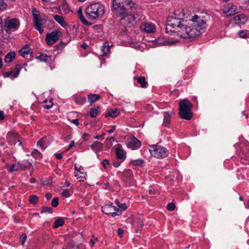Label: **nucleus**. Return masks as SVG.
Returning a JSON list of instances; mask_svg holds the SVG:
<instances>
[{"label":"nucleus","mask_w":249,"mask_h":249,"mask_svg":"<svg viewBox=\"0 0 249 249\" xmlns=\"http://www.w3.org/2000/svg\"><path fill=\"white\" fill-rule=\"evenodd\" d=\"M206 22L197 15L185 17L182 10H178L168 18L165 32L185 39H193L199 36L206 28Z\"/></svg>","instance_id":"1"},{"label":"nucleus","mask_w":249,"mask_h":249,"mask_svg":"<svg viewBox=\"0 0 249 249\" xmlns=\"http://www.w3.org/2000/svg\"><path fill=\"white\" fill-rule=\"evenodd\" d=\"M179 115L180 118L190 120L193 117L191 109L193 107L192 103L188 99H184L179 102Z\"/></svg>","instance_id":"2"},{"label":"nucleus","mask_w":249,"mask_h":249,"mask_svg":"<svg viewBox=\"0 0 249 249\" xmlns=\"http://www.w3.org/2000/svg\"><path fill=\"white\" fill-rule=\"evenodd\" d=\"M104 12V6L99 3L92 4L86 9V16L90 19H94L102 16Z\"/></svg>","instance_id":"3"},{"label":"nucleus","mask_w":249,"mask_h":249,"mask_svg":"<svg viewBox=\"0 0 249 249\" xmlns=\"http://www.w3.org/2000/svg\"><path fill=\"white\" fill-rule=\"evenodd\" d=\"M32 13L33 16L34 27L40 34H42L43 29L42 25L45 22V19L40 16L39 12L36 8H33Z\"/></svg>","instance_id":"4"},{"label":"nucleus","mask_w":249,"mask_h":249,"mask_svg":"<svg viewBox=\"0 0 249 249\" xmlns=\"http://www.w3.org/2000/svg\"><path fill=\"white\" fill-rule=\"evenodd\" d=\"M149 150L151 156L159 159L166 157L169 154L166 148L157 145L151 146Z\"/></svg>","instance_id":"5"},{"label":"nucleus","mask_w":249,"mask_h":249,"mask_svg":"<svg viewBox=\"0 0 249 249\" xmlns=\"http://www.w3.org/2000/svg\"><path fill=\"white\" fill-rule=\"evenodd\" d=\"M0 28L7 34L11 35L16 29V18H10L7 17L3 21L2 19V26H0Z\"/></svg>","instance_id":"6"},{"label":"nucleus","mask_w":249,"mask_h":249,"mask_svg":"<svg viewBox=\"0 0 249 249\" xmlns=\"http://www.w3.org/2000/svg\"><path fill=\"white\" fill-rule=\"evenodd\" d=\"M131 0H114L113 7L116 12L121 16L126 15V9L124 3L127 5H130Z\"/></svg>","instance_id":"7"},{"label":"nucleus","mask_w":249,"mask_h":249,"mask_svg":"<svg viewBox=\"0 0 249 249\" xmlns=\"http://www.w3.org/2000/svg\"><path fill=\"white\" fill-rule=\"evenodd\" d=\"M140 20L141 18L138 14L129 15L126 14L121 18L120 22L124 27H129L133 25V22H138Z\"/></svg>","instance_id":"8"},{"label":"nucleus","mask_w":249,"mask_h":249,"mask_svg":"<svg viewBox=\"0 0 249 249\" xmlns=\"http://www.w3.org/2000/svg\"><path fill=\"white\" fill-rule=\"evenodd\" d=\"M102 211L105 214L112 217H115L121 213L119 209L113 206L112 203L102 206Z\"/></svg>","instance_id":"9"},{"label":"nucleus","mask_w":249,"mask_h":249,"mask_svg":"<svg viewBox=\"0 0 249 249\" xmlns=\"http://www.w3.org/2000/svg\"><path fill=\"white\" fill-rule=\"evenodd\" d=\"M61 33L57 30H54L51 33H48L46 35L45 41L48 45H52L56 42L60 36Z\"/></svg>","instance_id":"10"},{"label":"nucleus","mask_w":249,"mask_h":249,"mask_svg":"<svg viewBox=\"0 0 249 249\" xmlns=\"http://www.w3.org/2000/svg\"><path fill=\"white\" fill-rule=\"evenodd\" d=\"M241 9L240 7L229 3L223 7L222 11L227 17H230L239 13Z\"/></svg>","instance_id":"11"},{"label":"nucleus","mask_w":249,"mask_h":249,"mask_svg":"<svg viewBox=\"0 0 249 249\" xmlns=\"http://www.w3.org/2000/svg\"><path fill=\"white\" fill-rule=\"evenodd\" d=\"M126 146L131 150H136L140 147L141 142L135 137H133L128 141Z\"/></svg>","instance_id":"12"},{"label":"nucleus","mask_w":249,"mask_h":249,"mask_svg":"<svg viewBox=\"0 0 249 249\" xmlns=\"http://www.w3.org/2000/svg\"><path fill=\"white\" fill-rule=\"evenodd\" d=\"M20 55L26 59H30L32 55V52L30 49V46L28 44L25 45L18 51Z\"/></svg>","instance_id":"13"},{"label":"nucleus","mask_w":249,"mask_h":249,"mask_svg":"<svg viewBox=\"0 0 249 249\" xmlns=\"http://www.w3.org/2000/svg\"><path fill=\"white\" fill-rule=\"evenodd\" d=\"M233 20L237 25H243L247 22V18L243 14H240L235 16L233 18Z\"/></svg>","instance_id":"14"},{"label":"nucleus","mask_w":249,"mask_h":249,"mask_svg":"<svg viewBox=\"0 0 249 249\" xmlns=\"http://www.w3.org/2000/svg\"><path fill=\"white\" fill-rule=\"evenodd\" d=\"M141 29L146 33H153L155 30V26L151 23H144L140 26Z\"/></svg>","instance_id":"15"},{"label":"nucleus","mask_w":249,"mask_h":249,"mask_svg":"<svg viewBox=\"0 0 249 249\" xmlns=\"http://www.w3.org/2000/svg\"><path fill=\"white\" fill-rule=\"evenodd\" d=\"M29 167H33L32 163L28 161H26L23 163L18 162L17 164V170H25L27 169Z\"/></svg>","instance_id":"16"},{"label":"nucleus","mask_w":249,"mask_h":249,"mask_svg":"<svg viewBox=\"0 0 249 249\" xmlns=\"http://www.w3.org/2000/svg\"><path fill=\"white\" fill-rule=\"evenodd\" d=\"M37 58L40 60L41 61H43L47 63H50L53 60L51 56L48 55L43 53L41 54L40 55L38 56Z\"/></svg>","instance_id":"17"},{"label":"nucleus","mask_w":249,"mask_h":249,"mask_svg":"<svg viewBox=\"0 0 249 249\" xmlns=\"http://www.w3.org/2000/svg\"><path fill=\"white\" fill-rule=\"evenodd\" d=\"M101 54L103 56L107 55L110 52V46L107 42H105L101 47Z\"/></svg>","instance_id":"18"},{"label":"nucleus","mask_w":249,"mask_h":249,"mask_svg":"<svg viewBox=\"0 0 249 249\" xmlns=\"http://www.w3.org/2000/svg\"><path fill=\"white\" fill-rule=\"evenodd\" d=\"M16 58V53L15 52H10L8 53L5 56L4 62L6 63L11 62Z\"/></svg>","instance_id":"19"},{"label":"nucleus","mask_w":249,"mask_h":249,"mask_svg":"<svg viewBox=\"0 0 249 249\" xmlns=\"http://www.w3.org/2000/svg\"><path fill=\"white\" fill-rule=\"evenodd\" d=\"M101 98V96L99 94H89L88 96V99L89 102L90 104H92L98 101Z\"/></svg>","instance_id":"20"},{"label":"nucleus","mask_w":249,"mask_h":249,"mask_svg":"<svg viewBox=\"0 0 249 249\" xmlns=\"http://www.w3.org/2000/svg\"><path fill=\"white\" fill-rule=\"evenodd\" d=\"M91 149L94 151H101L103 149V144L98 142L96 141L93 144L89 145Z\"/></svg>","instance_id":"21"},{"label":"nucleus","mask_w":249,"mask_h":249,"mask_svg":"<svg viewBox=\"0 0 249 249\" xmlns=\"http://www.w3.org/2000/svg\"><path fill=\"white\" fill-rule=\"evenodd\" d=\"M134 79H136L137 82L141 85V87L142 88H146L147 87L148 83L146 81L145 78L143 76L140 77H135Z\"/></svg>","instance_id":"22"},{"label":"nucleus","mask_w":249,"mask_h":249,"mask_svg":"<svg viewBox=\"0 0 249 249\" xmlns=\"http://www.w3.org/2000/svg\"><path fill=\"white\" fill-rule=\"evenodd\" d=\"M53 18L58 23H59L62 27H65L67 25L64 18L62 16L58 15H55L54 16Z\"/></svg>","instance_id":"23"},{"label":"nucleus","mask_w":249,"mask_h":249,"mask_svg":"<svg viewBox=\"0 0 249 249\" xmlns=\"http://www.w3.org/2000/svg\"><path fill=\"white\" fill-rule=\"evenodd\" d=\"M100 110V107L97 106L96 107L91 108L89 110V114L91 118H95L98 116Z\"/></svg>","instance_id":"24"},{"label":"nucleus","mask_w":249,"mask_h":249,"mask_svg":"<svg viewBox=\"0 0 249 249\" xmlns=\"http://www.w3.org/2000/svg\"><path fill=\"white\" fill-rule=\"evenodd\" d=\"M119 111L116 109L108 110L105 115V117L115 118L119 114Z\"/></svg>","instance_id":"25"},{"label":"nucleus","mask_w":249,"mask_h":249,"mask_svg":"<svg viewBox=\"0 0 249 249\" xmlns=\"http://www.w3.org/2000/svg\"><path fill=\"white\" fill-rule=\"evenodd\" d=\"M65 221L63 218L60 217L57 218L54 222L53 227L54 229L61 227L64 224Z\"/></svg>","instance_id":"26"},{"label":"nucleus","mask_w":249,"mask_h":249,"mask_svg":"<svg viewBox=\"0 0 249 249\" xmlns=\"http://www.w3.org/2000/svg\"><path fill=\"white\" fill-rule=\"evenodd\" d=\"M178 42V41L177 40H172V39L166 40V41H164L163 42H162L160 40V39H158V40H157V42L158 44H163L164 45H172V44H174Z\"/></svg>","instance_id":"27"},{"label":"nucleus","mask_w":249,"mask_h":249,"mask_svg":"<svg viewBox=\"0 0 249 249\" xmlns=\"http://www.w3.org/2000/svg\"><path fill=\"white\" fill-rule=\"evenodd\" d=\"M77 14L79 16V18L82 23H83L85 25H89V23L85 18L84 16L83 15L82 10L81 8H80L77 11Z\"/></svg>","instance_id":"28"},{"label":"nucleus","mask_w":249,"mask_h":249,"mask_svg":"<svg viewBox=\"0 0 249 249\" xmlns=\"http://www.w3.org/2000/svg\"><path fill=\"white\" fill-rule=\"evenodd\" d=\"M116 157L120 160H124L126 157L125 153L121 149H117L116 150Z\"/></svg>","instance_id":"29"},{"label":"nucleus","mask_w":249,"mask_h":249,"mask_svg":"<svg viewBox=\"0 0 249 249\" xmlns=\"http://www.w3.org/2000/svg\"><path fill=\"white\" fill-rule=\"evenodd\" d=\"M75 102L77 104L82 105L86 102V98L84 96H78L75 97Z\"/></svg>","instance_id":"30"},{"label":"nucleus","mask_w":249,"mask_h":249,"mask_svg":"<svg viewBox=\"0 0 249 249\" xmlns=\"http://www.w3.org/2000/svg\"><path fill=\"white\" fill-rule=\"evenodd\" d=\"M116 142L114 137L112 136L109 138H107L106 139V144L108 148H110L112 146L113 142Z\"/></svg>","instance_id":"31"},{"label":"nucleus","mask_w":249,"mask_h":249,"mask_svg":"<svg viewBox=\"0 0 249 249\" xmlns=\"http://www.w3.org/2000/svg\"><path fill=\"white\" fill-rule=\"evenodd\" d=\"M170 123V115L169 113L164 112L163 124L165 126H167Z\"/></svg>","instance_id":"32"},{"label":"nucleus","mask_w":249,"mask_h":249,"mask_svg":"<svg viewBox=\"0 0 249 249\" xmlns=\"http://www.w3.org/2000/svg\"><path fill=\"white\" fill-rule=\"evenodd\" d=\"M31 155L36 159H41L42 158V154L36 149H33Z\"/></svg>","instance_id":"33"},{"label":"nucleus","mask_w":249,"mask_h":249,"mask_svg":"<svg viewBox=\"0 0 249 249\" xmlns=\"http://www.w3.org/2000/svg\"><path fill=\"white\" fill-rule=\"evenodd\" d=\"M144 163V161L142 159H137L132 160L130 161V164L133 166H141Z\"/></svg>","instance_id":"34"},{"label":"nucleus","mask_w":249,"mask_h":249,"mask_svg":"<svg viewBox=\"0 0 249 249\" xmlns=\"http://www.w3.org/2000/svg\"><path fill=\"white\" fill-rule=\"evenodd\" d=\"M38 198L36 195H31L29 197V202L31 204L36 205L37 203Z\"/></svg>","instance_id":"35"},{"label":"nucleus","mask_w":249,"mask_h":249,"mask_svg":"<svg viewBox=\"0 0 249 249\" xmlns=\"http://www.w3.org/2000/svg\"><path fill=\"white\" fill-rule=\"evenodd\" d=\"M75 176L77 177V178L80 179V181H83L86 179L84 172L80 170L77 171Z\"/></svg>","instance_id":"36"},{"label":"nucleus","mask_w":249,"mask_h":249,"mask_svg":"<svg viewBox=\"0 0 249 249\" xmlns=\"http://www.w3.org/2000/svg\"><path fill=\"white\" fill-rule=\"evenodd\" d=\"M3 75L5 77H8L10 76L13 77V79H14L16 77V71H12L3 72Z\"/></svg>","instance_id":"37"},{"label":"nucleus","mask_w":249,"mask_h":249,"mask_svg":"<svg viewBox=\"0 0 249 249\" xmlns=\"http://www.w3.org/2000/svg\"><path fill=\"white\" fill-rule=\"evenodd\" d=\"M41 213H53V210L51 207L43 206L42 208V209L40 211Z\"/></svg>","instance_id":"38"},{"label":"nucleus","mask_w":249,"mask_h":249,"mask_svg":"<svg viewBox=\"0 0 249 249\" xmlns=\"http://www.w3.org/2000/svg\"><path fill=\"white\" fill-rule=\"evenodd\" d=\"M115 204L121 209L125 210L127 209V206L125 203H121L118 199L115 200Z\"/></svg>","instance_id":"39"},{"label":"nucleus","mask_w":249,"mask_h":249,"mask_svg":"<svg viewBox=\"0 0 249 249\" xmlns=\"http://www.w3.org/2000/svg\"><path fill=\"white\" fill-rule=\"evenodd\" d=\"M72 195V192L69 189H64L62 192V196L65 197H69Z\"/></svg>","instance_id":"40"},{"label":"nucleus","mask_w":249,"mask_h":249,"mask_svg":"<svg viewBox=\"0 0 249 249\" xmlns=\"http://www.w3.org/2000/svg\"><path fill=\"white\" fill-rule=\"evenodd\" d=\"M27 235L25 233H23L20 237V241L22 246H24V243L27 239Z\"/></svg>","instance_id":"41"},{"label":"nucleus","mask_w":249,"mask_h":249,"mask_svg":"<svg viewBox=\"0 0 249 249\" xmlns=\"http://www.w3.org/2000/svg\"><path fill=\"white\" fill-rule=\"evenodd\" d=\"M15 166V163H13L11 165L6 164L5 165L6 169L9 172H13V171H14Z\"/></svg>","instance_id":"42"},{"label":"nucleus","mask_w":249,"mask_h":249,"mask_svg":"<svg viewBox=\"0 0 249 249\" xmlns=\"http://www.w3.org/2000/svg\"><path fill=\"white\" fill-rule=\"evenodd\" d=\"M58 198L57 197H54L51 202V205L53 207H56L58 205Z\"/></svg>","instance_id":"43"},{"label":"nucleus","mask_w":249,"mask_h":249,"mask_svg":"<svg viewBox=\"0 0 249 249\" xmlns=\"http://www.w3.org/2000/svg\"><path fill=\"white\" fill-rule=\"evenodd\" d=\"M175 207H176L175 205L173 202H170L167 205V209L170 211H172L174 210L175 209Z\"/></svg>","instance_id":"44"},{"label":"nucleus","mask_w":249,"mask_h":249,"mask_svg":"<svg viewBox=\"0 0 249 249\" xmlns=\"http://www.w3.org/2000/svg\"><path fill=\"white\" fill-rule=\"evenodd\" d=\"M238 35L242 38H246L248 36L247 31L246 30L240 31Z\"/></svg>","instance_id":"45"},{"label":"nucleus","mask_w":249,"mask_h":249,"mask_svg":"<svg viewBox=\"0 0 249 249\" xmlns=\"http://www.w3.org/2000/svg\"><path fill=\"white\" fill-rule=\"evenodd\" d=\"M124 175L127 177L128 179H130L132 176V172L131 170H127L124 173Z\"/></svg>","instance_id":"46"},{"label":"nucleus","mask_w":249,"mask_h":249,"mask_svg":"<svg viewBox=\"0 0 249 249\" xmlns=\"http://www.w3.org/2000/svg\"><path fill=\"white\" fill-rule=\"evenodd\" d=\"M7 4L4 2L3 0H0V11L4 10L6 8Z\"/></svg>","instance_id":"47"},{"label":"nucleus","mask_w":249,"mask_h":249,"mask_svg":"<svg viewBox=\"0 0 249 249\" xmlns=\"http://www.w3.org/2000/svg\"><path fill=\"white\" fill-rule=\"evenodd\" d=\"M102 164L105 169H107L109 167V161L105 159L102 162Z\"/></svg>","instance_id":"48"},{"label":"nucleus","mask_w":249,"mask_h":249,"mask_svg":"<svg viewBox=\"0 0 249 249\" xmlns=\"http://www.w3.org/2000/svg\"><path fill=\"white\" fill-rule=\"evenodd\" d=\"M37 146L41 147L43 150L45 149L46 147L44 145V143L41 140H39L36 143Z\"/></svg>","instance_id":"49"},{"label":"nucleus","mask_w":249,"mask_h":249,"mask_svg":"<svg viewBox=\"0 0 249 249\" xmlns=\"http://www.w3.org/2000/svg\"><path fill=\"white\" fill-rule=\"evenodd\" d=\"M41 184L42 186L48 185L51 184V181L50 180H42L41 181Z\"/></svg>","instance_id":"50"},{"label":"nucleus","mask_w":249,"mask_h":249,"mask_svg":"<svg viewBox=\"0 0 249 249\" xmlns=\"http://www.w3.org/2000/svg\"><path fill=\"white\" fill-rule=\"evenodd\" d=\"M14 135V133L12 132L8 133L7 135V137L9 139H11L12 140L15 141V137L14 136H13Z\"/></svg>","instance_id":"51"},{"label":"nucleus","mask_w":249,"mask_h":249,"mask_svg":"<svg viewBox=\"0 0 249 249\" xmlns=\"http://www.w3.org/2000/svg\"><path fill=\"white\" fill-rule=\"evenodd\" d=\"M18 138V134L17 133V139ZM17 142H18V145L21 147L22 149H24V146L23 144V142L21 141V140H18L17 139Z\"/></svg>","instance_id":"52"},{"label":"nucleus","mask_w":249,"mask_h":249,"mask_svg":"<svg viewBox=\"0 0 249 249\" xmlns=\"http://www.w3.org/2000/svg\"><path fill=\"white\" fill-rule=\"evenodd\" d=\"M123 233H124V230L122 229L119 228L117 230V233L119 236H120V237L122 236Z\"/></svg>","instance_id":"53"},{"label":"nucleus","mask_w":249,"mask_h":249,"mask_svg":"<svg viewBox=\"0 0 249 249\" xmlns=\"http://www.w3.org/2000/svg\"><path fill=\"white\" fill-rule=\"evenodd\" d=\"M111 129H109V130H108L107 131V132L108 133H109V134H111V133H113V132H114V130H115V129H116V125H112V126H111Z\"/></svg>","instance_id":"54"},{"label":"nucleus","mask_w":249,"mask_h":249,"mask_svg":"<svg viewBox=\"0 0 249 249\" xmlns=\"http://www.w3.org/2000/svg\"><path fill=\"white\" fill-rule=\"evenodd\" d=\"M93 239L90 240V246L91 247H93L95 243V242L97 240L96 238H94V236H92Z\"/></svg>","instance_id":"55"},{"label":"nucleus","mask_w":249,"mask_h":249,"mask_svg":"<svg viewBox=\"0 0 249 249\" xmlns=\"http://www.w3.org/2000/svg\"><path fill=\"white\" fill-rule=\"evenodd\" d=\"M52 106H53V103H52V101H50L49 104L44 105V108L50 109V108H51L52 107Z\"/></svg>","instance_id":"56"},{"label":"nucleus","mask_w":249,"mask_h":249,"mask_svg":"<svg viewBox=\"0 0 249 249\" xmlns=\"http://www.w3.org/2000/svg\"><path fill=\"white\" fill-rule=\"evenodd\" d=\"M54 156L57 160H61L62 158V155L61 153H55Z\"/></svg>","instance_id":"57"},{"label":"nucleus","mask_w":249,"mask_h":249,"mask_svg":"<svg viewBox=\"0 0 249 249\" xmlns=\"http://www.w3.org/2000/svg\"><path fill=\"white\" fill-rule=\"evenodd\" d=\"M52 197V195L50 193H47L45 195L46 198L48 200H50Z\"/></svg>","instance_id":"58"},{"label":"nucleus","mask_w":249,"mask_h":249,"mask_svg":"<svg viewBox=\"0 0 249 249\" xmlns=\"http://www.w3.org/2000/svg\"><path fill=\"white\" fill-rule=\"evenodd\" d=\"M4 117L3 111L0 110V121L3 120Z\"/></svg>","instance_id":"59"},{"label":"nucleus","mask_w":249,"mask_h":249,"mask_svg":"<svg viewBox=\"0 0 249 249\" xmlns=\"http://www.w3.org/2000/svg\"><path fill=\"white\" fill-rule=\"evenodd\" d=\"M74 144H75V142L73 141H72L71 142V143H70V144L69 145L68 150H70V149L72 148L73 147V146L74 145Z\"/></svg>","instance_id":"60"},{"label":"nucleus","mask_w":249,"mask_h":249,"mask_svg":"<svg viewBox=\"0 0 249 249\" xmlns=\"http://www.w3.org/2000/svg\"><path fill=\"white\" fill-rule=\"evenodd\" d=\"M64 45V44L63 42H61V43H60L59 44L55 46V47L57 49H60L61 48L63 47Z\"/></svg>","instance_id":"61"},{"label":"nucleus","mask_w":249,"mask_h":249,"mask_svg":"<svg viewBox=\"0 0 249 249\" xmlns=\"http://www.w3.org/2000/svg\"><path fill=\"white\" fill-rule=\"evenodd\" d=\"M82 138L84 140L87 141L89 139V135L87 133H84L82 136Z\"/></svg>","instance_id":"62"},{"label":"nucleus","mask_w":249,"mask_h":249,"mask_svg":"<svg viewBox=\"0 0 249 249\" xmlns=\"http://www.w3.org/2000/svg\"><path fill=\"white\" fill-rule=\"evenodd\" d=\"M113 164L115 167H118L120 165L121 163L118 161H114L113 162Z\"/></svg>","instance_id":"63"},{"label":"nucleus","mask_w":249,"mask_h":249,"mask_svg":"<svg viewBox=\"0 0 249 249\" xmlns=\"http://www.w3.org/2000/svg\"><path fill=\"white\" fill-rule=\"evenodd\" d=\"M72 123L78 126L79 125L78 120V119H73L72 121Z\"/></svg>","instance_id":"64"}]
</instances>
